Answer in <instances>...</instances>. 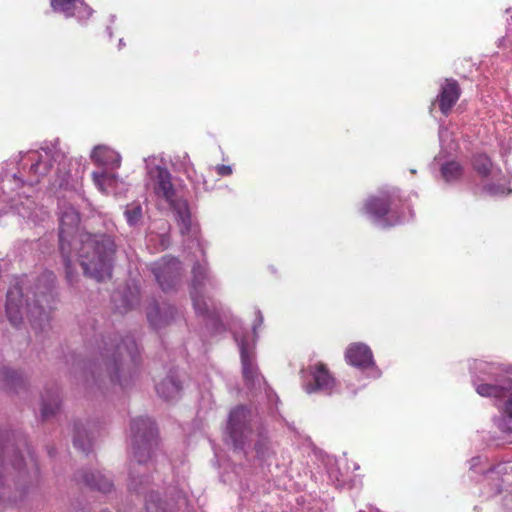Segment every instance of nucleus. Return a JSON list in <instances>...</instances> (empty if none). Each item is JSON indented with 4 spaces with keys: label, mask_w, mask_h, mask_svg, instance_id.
Returning <instances> with one entry per match:
<instances>
[{
    "label": "nucleus",
    "mask_w": 512,
    "mask_h": 512,
    "mask_svg": "<svg viewBox=\"0 0 512 512\" xmlns=\"http://www.w3.org/2000/svg\"><path fill=\"white\" fill-rule=\"evenodd\" d=\"M60 209V252L66 278L74 282V264L79 261L84 273L98 281L111 276L115 243L110 236L79 232L80 216L70 204L63 203Z\"/></svg>",
    "instance_id": "nucleus-1"
},
{
    "label": "nucleus",
    "mask_w": 512,
    "mask_h": 512,
    "mask_svg": "<svg viewBox=\"0 0 512 512\" xmlns=\"http://www.w3.org/2000/svg\"><path fill=\"white\" fill-rule=\"evenodd\" d=\"M147 173L146 186L159 199H163L174 210L180 232L188 247L194 246L203 254L199 238L198 224L192 218L189 205L183 199L179 186L174 183L172 175L165 167L163 160L157 156H149L145 160Z\"/></svg>",
    "instance_id": "nucleus-2"
},
{
    "label": "nucleus",
    "mask_w": 512,
    "mask_h": 512,
    "mask_svg": "<svg viewBox=\"0 0 512 512\" xmlns=\"http://www.w3.org/2000/svg\"><path fill=\"white\" fill-rule=\"evenodd\" d=\"M54 282V274L46 272L38 279L35 291L25 286L24 282L11 288L6 302V314L10 323L19 326L26 318L33 328L43 329L49 319V310L43 303L50 309Z\"/></svg>",
    "instance_id": "nucleus-3"
},
{
    "label": "nucleus",
    "mask_w": 512,
    "mask_h": 512,
    "mask_svg": "<svg viewBox=\"0 0 512 512\" xmlns=\"http://www.w3.org/2000/svg\"><path fill=\"white\" fill-rule=\"evenodd\" d=\"M38 465L28 446L23 451H11L0 443V500L16 502L22 489L36 480Z\"/></svg>",
    "instance_id": "nucleus-4"
},
{
    "label": "nucleus",
    "mask_w": 512,
    "mask_h": 512,
    "mask_svg": "<svg viewBox=\"0 0 512 512\" xmlns=\"http://www.w3.org/2000/svg\"><path fill=\"white\" fill-rule=\"evenodd\" d=\"M473 369L476 373L473 385L482 397H500L512 386V380L507 377V369L497 363L476 361Z\"/></svg>",
    "instance_id": "nucleus-5"
},
{
    "label": "nucleus",
    "mask_w": 512,
    "mask_h": 512,
    "mask_svg": "<svg viewBox=\"0 0 512 512\" xmlns=\"http://www.w3.org/2000/svg\"><path fill=\"white\" fill-rule=\"evenodd\" d=\"M131 455L140 467L152 456L157 446V431L150 418L140 417L130 427Z\"/></svg>",
    "instance_id": "nucleus-6"
},
{
    "label": "nucleus",
    "mask_w": 512,
    "mask_h": 512,
    "mask_svg": "<svg viewBox=\"0 0 512 512\" xmlns=\"http://www.w3.org/2000/svg\"><path fill=\"white\" fill-rule=\"evenodd\" d=\"M65 159L64 154L56 144H50L41 147L38 151H29L22 156L23 168L29 163V172L33 176L29 180L30 184L37 183L39 177L46 175L54 164L62 165Z\"/></svg>",
    "instance_id": "nucleus-7"
},
{
    "label": "nucleus",
    "mask_w": 512,
    "mask_h": 512,
    "mask_svg": "<svg viewBox=\"0 0 512 512\" xmlns=\"http://www.w3.org/2000/svg\"><path fill=\"white\" fill-rule=\"evenodd\" d=\"M252 412L239 406L230 412L227 424V436L235 448L243 449L252 435Z\"/></svg>",
    "instance_id": "nucleus-8"
},
{
    "label": "nucleus",
    "mask_w": 512,
    "mask_h": 512,
    "mask_svg": "<svg viewBox=\"0 0 512 512\" xmlns=\"http://www.w3.org/2000/svg\"><path fill=\"white\" fill-rule=\"evenodd\" d=\"M394 204V194L390 192H381L379 196L369 197L363 206L364 213L372 222L380 227H390L402 222L394 217L390 209Z\"/></svg>",
    "instance_id": "nucleus-9"
},
{
    "label": "nucleus",
    "mask_w": 512,
    "mask_h": 512,
    "mask_svg": "<svg viewBox=\"0 0 512 512\" xmlns=\"http://www.w3.org/2000/svg\"><path fill=\"white\" fill-rule=\"evenodd\" d=\"M137 354V345L133 339H127L116 348H105L101 352L102 360L112 382H119L122 385L120 370L123 369V362L129 358L135 361Z\"/></svg>",
    "instance_id": "nucleus-10"
},
{
    "label": "nucleus",
    "mask_w": 512,
    "mask_h": 512,
    "mask_svg": "<svg viewBox=\"0 0 512 512\" xmlns=\"http://www.w3.org/2000/svg\"><path fill=\"white\" fill-rule=\"evenodd\" d=\"M191 298L194 309L198 314H209V307L206 297L212 288L215 287L214 279L210 276L205 263H197L192 269Z\"/></svg>",
    "instance_id": "nucleus-11"
},
{
    "label": "nucleus",
    "mask_w": 512,
    "mask_h": 512,
    "mask_svg": "<svg viewBox=\"0 0 512 512\" xmlns=\"http://www.w3.org/2000/svg\"><path fill=\"white\" fill-rule=\"evenodd\" d=\"M235 340L238 343L241 355L242 372L247 386L251 389L260 388L264 383L263 377L259 374L258 369L254 363L253 345L249 343L244 336L235 335Z\"/></svg>",
    "instance_id": "nucleus-12"
},
{
    "label": "nucleus",
    "mask_w": 512,
    "mask_h": 512,
    "mask_svg": "<svg viewBox=\"0 0 512 512\" xmlns=\"http://www.w3.org/2000/svg\"><path fill=\"white\" fill-rule=\"evenodd\" d=\"M151 269L160 287L167 291L174 287L180 275L181 264L176 258L163 257Z\"/></svg>",
    "instance_id": "nucleus-13"
},
{
    "label": "nucleus",
    "mask_w": 512,
    "mask_h": 512,
    "mask_svg": "<svg viewBox=\"0 0 512 512\" xmlns=\"http://www.w3.org/2000/svg\"><path fill=\"white\" fill-rule=\"evenodd\" d=\"M345 357L347 362L359 369H371V377L377 378L380 372L375 366L371 349L363 343H353L346 349Z\"/></svg>",
    "instance_id": "nucleus-14"
},
{
    "label": "nucleus",
    "mask_w": 512,
    "mask_h": 512,
    "mask_svg": "<svg viewBox=\"0 0 512 512\" xmlns=\"http://www.w3.org/2000/svg\"><path fill=\"white\" fill-rule=\"evenodd\" d=\"M311 381L304 386L307 393L321 392L331 394L335 387V380L328 372L327 368L319 363L311 367Z\"/></svg>",
    "instance_id": "nucleus-15"
},
{
    "label": "nucleus",
    "mask_w": 512,
    "mask_h": 512,
    "mask_svg": "<svg viewBox=\"0 0 512 512\" xmlns=\"http://www.w3.org/2000/svg\"><path fill=\"white\" fill-rule=\"evenodd\" d=\"M51 7L67 18L76 17L80 21L88 19L92 14V10L83 0H51Z\"/></svg>",
    "instance_id": "nucleus-16"
},
{
    "label": "nucleus",
    "mask_w": 512,
    "mask_h": 512,
    "mask_svg": "<svg viewBox=\"0 0 512 512\" xmlns=\"http://www.w3.org/2000/svg\"><path fill=\"white\" fill-rule=\"evenodd\" d=\"M91 159L95 164L107 169H118L121 165V156L119 153L105 145L94 147L91 152Z\"/></svg>",
    "instance_id": "nucleus-17"
},
{
    "label": "nucleus",
    "mask_w": 512,
    "mask_h": 512,
    "mask_svg": "<svg viewBox=\"0 0 512 512\" xmlns=\"http://www.w3.org/2000/svg\"><path fill=\"white\" fill-rule=\"evenodd\" d=\"M92 179L96 188L103 194H118L119 186L123 185L116 174L108 171H95L92 173Z\"/></svg>",
    "instance_id": "nucleus-18"
},
{
    "label": "nucleus",
    "mask_w": 512,
    "mask_h": 512,
    "mask_svg": "<svg viewBox=\"0 0 512 512\" xmlns=\"http://www.w3.org/2000/svg\"><path fill=\"white\" fill-rule=\"evenodd\" d=\"M460 96V88L454 80H446L441 86L438 96L439 107L442 113L447 114Z\"/></svg>",
    "instance_id": "nucleus-19"
},
{
    "label": "nucleus",
    "mask_w": 512,
    "mask_h": 512,
    "mask_svg": "<svg viewBox=\"0 0 512 512\" xmlns=\"http://www.w3.org/2000/svg\"><path fill=\"white\" fill-rule=\"evenodd\" d=\"M156 391L160 397L166 400L176 399L181 391V385L177 377L168 375L156 384Z\"/></svg>",
    "instance_id": "nucleus-20"
},
{
    "label": "nucleus",
    "mask_w": 512,
    "mask_h": 512,
    "mask_svg": "<svg viewBox=\"0 0 512 512\" xmlns=\"http://www.w3.org/2000/svg\"><path fill=\"white\" fill-rule=\"evenodd\" d=\"M81 479L88 486L97 489L103 493H108L112 490L113 483L110 478L101 471L83 474Z\"/></svg>",
    "instance_id": "nucleus-21"
},
{
    "label": "nucleus",
    "mask_w": 512,
    "mask_h": 512,
    "mask_svg": "<svg viewBox=\"0 0 512 512\" xmlns=\"http://www.w3.org/2000/svg\"><path fill=\"white\" fill-rule=\"evenodd\" d=\"M61 400L56 391H49L42 398L41 416L47 419L53 416L60 408Z\"/></svg>",
    "instance_id": "nucleus-22"
},
{
    "label": "nucleus",
    "mask_w": 512,
    "mask_h": 512,
    "mask_svg": "<svg viewBox=\"0 0 512 512\" xmlns=\"http://www.w3.org/2000/svg\"><path fill=\"white\" fill-rule=\"evenodd\" d=\"M23 382L22 375L7 366L0 367V385L6 389H16Z\"/></svg>",
    "instance_id": "nucleus-23"
},
{
    "label": "nucleus",
    "mask_w": 512,
    "mask_h": 512,
    "mask_svg": "<svg viewBox=\"0 0 512 512\" xmlns=\"http://www.w3.org/2000/svg\"><path fill=\"white\" fill-rule=\"evenodd\" d=\"M75 448L88 452L92 446V439L88 430L84 426H76L73 438Z\"/></svg>",
    "instance_id": "nucleus-24"
},
{
    "label": "nucleus",
    "mask_w": 512,
    "mask_h": 512,
    "mask_svg": "<svg viewBox=\"0 0 512 512\" xmlns=\"http://www.w3.org/2000/svg\"><path fill=\"white\" fill-rule=\"evenodd\" d=\"M441 173L445 181L452 182L460 178L462 175V167L456 161H449L442 164Z\"/></svg>",
    "instance_id": "nucleus-25"
},
{
    "label": "nucleus",
    "mask_w": 512,
    "mask_h": 512,
    "mask_svg": "<svg viewBox=\"0 0 512 512\" xmlns=\"http://www.w3.org/2000/svg\"><path fill=\"white\" fill-rule=\"evenodd\" d=\"M255 450L257 456L262 460H267L273 454L270 441L262 434L258 435V439L255 444Z\"/></svg>",
    "instance_id": "nucleus-26"
},
{
    "label": "nucleus",
    "mask_w": 512,
    "mask_h": 512,
    "mask_svg": "<svg viewBox=\"0 0 512 512\" xmlns=\"http://www.w3.org/2000/svg\"><path fill=\"white\" fill-rule=\"evenodd\" d=\"M146 512H173V508L162 506L157 493L150 492L145 499Z\"/></svg>",
    "instance_id": "nucleus-27"
},
{
    "label": "nucleus",
    "mask_w": 512,
    "mask_h": 512,
    "mask_svg": "<svg viewBox=\"0 0 512 512\" xmlns=\"http://www.w3.org/2000/svg\"><path fill=\"white\" fill-rule=\"evenodd\" d=\"M124 215L130 226H136L142 219V207L134 203L127 205Z\"/></svg>",
    "instance_id": "nucleus-28"
},
{
    "label": "nucleus",
    "mask_w": 512,
    "mask_h": 512,
    "mask_svg": "<svg viewBox=\"0 0 512 512\" xmlns=\"http://www.w3.org/2000/svg\"><path fill=\"white\" fill-rule=\"evenodd\" d=\"M439 139L442 152L449 153L457 149V144L452 138V132H450L447 128H441L439 130Z\"/></svg>",
    "instance_id": "nucleus-29"
},
{
    "label": "nucleus",
    "mask_w": 512,
    "mask_h": 512,
    "mask_svg": "<svg viewBox=\"0 0 512 512\" xmlns=\"http://www.w3.org/2000/svg\"><path fill=\"white\" fill-rule=\"evenodd\" d=\"M475 170L482 176H487L491 171V161L485 155H478L473 160Z\"/></svg>",
    "instance_id": "nucleus-30"
},
{
    "label": "nucleus",
    "mask_w": 512,
    "mask_h": 512,
    "mask_svg": "<svg viewBox=\"0 0 512 512\" xmlns=\"http://www.w3.org/2000/svg\"><path fill=\"white\" fill-rule=\"evenodd\" d=\"M142 471L140 470H136L135 467H133L130 471V481H129V489L131 490H134L136 492H140V489L138 487V483H137V479L139 478V484H147L148 483V478L145 477V479H143V476L141 474Z\"/></svg>",
    "instance_id": "nucleus-31"
},
{
    "label": "nucleus",
    "mask_w": 512,
    "mask_h": 512,
    "mask_svg": "<svg viewBox=\"0 0 512 512\" xmlns=\"http://www.w3.org/2000/svg\"><path fill=\"white\" fill-rule=\"evenodd\" d=\"M147 318L150 324L155 328H158L167 322L166 318H162L160 308L157 306L148 311Z\"/></svg>",
    "instance_id": "nucleus-32"
},
{
    "label": "nucleus",
    "mask_w": 512,
    "mask_h": 512,
    "mask_svg": "<svg viewBox=\"0 0 512 512\" xmlns=\"http://www.w3.org/2000/svg\"><path fill=\"white\" fill-rule=\"evenodd\" d=\"M496 398L504 399L502 411L505 415H507L509 417L510 420H512V385H511V388L508 390V392L505 395H502V396L496 397Z\"/></svg>",
    "instance_id": "nucleus-33"
},
{
    "label": "nucleus",
    "mask_w": 512,
    "mask_h": 512,
    "mask_svg": "<svg viewBox=\"0 0 512 512\" xmlns=\"http://www.w3.org/2000/svg\"><path fill=\"white\" fill-rule=\"evenodd\" d=\"M328 475H329V478L333 482H335L337 486L344 485L345 479H344L342 473L339 471L338 467H336V464L329 467Z\"/></svg>",
    "instance_id": "nucleus-34"
},
{
    "label": "nucleus",
    "mask_w": 512,
    "mask_h": 512,
    "mask_svg": "<svg viewBox=\"0 0 512 512\" xmlns=\"http://www.w3.org/2000/svg\"><path fill=\"white\" fill-rule=\"evenodd\" d=\"M487 190L490 194H493V195L510 193V190L508 188H506L505 186L495 187L493 185H488Z\"/></svg>",
    "instance_id": "nucleus-35"
},
{
    "label": "nucleus",
    "mask_w": 512,
    "mask_h": 512,
    "mask_svg": "<svg viewBox=\"0 0 512 512\" xmlns=\"http://www.w3.org/2000/svg\"><path fill=\"white\" fill-rule=\"evenodd\" d=\"M498 427L507 438L512 434V426L505 420H499Z\"/></svg>",
    "instance_id": "nucleus-36"
},
{
    "label": "nucleus",
    "mask_w": 512,
    "mask_h": 512,
    "mask_svg": "<svg viewBox=\"0 0 512 512\" xmlns=\"http://www.w3.org/2000/svg\"><path fill=\"white\" fill-rule=\"evenodd\" d=\"M215 169L220 176H229L232 174V167L228 165H217Z\"/></svg>",
    "instance_id": "nucleus-37"
},
{
    "label": "nucleus",
    "mask_w": 512,
    "mask_h": 512,
    "mask_svg": "<svg viewBox=\"0 0 512 512\" xmlns=\"http://www.w3.org/2000/svg\"><path fill=\"white\" fill-rule=\"evenodd\" d=\"M500 491H501V483H500V479L497 478L495 480V483L493 484V488L491 489V491H488L486 494H487V497H492V496L500 493Z\"/></svg>",
    "instance_id": "nucleus-38"
},
{
    "label": "nucleus",
    "mask_w": 512,
    "mask_h": 512,
    "mask_svg": "<svg viewBox=\"0 0 512 512\" xmlns=\"http://www.w3.org/2000/svg\"><path fill=\"white\" fill-rule=\"evenodd\" d=\"M262 323H263V316H262L261 312L258 310V311H256V318L253 323V333L255 336L257 333V328L260 327L262 325Z\"/></svg>",
    "instance_id": "nucleus-39"
},
{
    "label": "nucleus",
    "mask_w": 512,
    "mask_h": 512,
    "mask_svg": "<svg viewBox=\"0 0 512 512\" xmlns=\"http://www.w3.org/2000/svg\"><path fill=\"white\" fill-rule=\"evenodd\" d=\"M115 306L119 312L123 313V312H126L127 310H129L132 307V304H131V302L125 300V301H123L122 305L115 304Z\"/></svg>",
    "instance_id": "nucleus-40"
},
{
    "label": "nucleus",
    "mask_w": 512,
    "mask_h": 512,
    "mask_svg": "<svg viewBox=\"0 0 512 512\" xmlns=\"http://www.w3.org/2000/svg\"><path fill=\"white\" fill-rule=\"evenodd\" d=\"M89 369H90V373L94 376V374H95V367H90Z\"/></svg>",
    "instance_id": "nucleus-41"
},
{
    "label": "nucleus",
    "mask_w": 512,
    "mask_h": 512,
    "mask_svg": "<svg viewBox=\"0 0 512 512\" xmlns=\"http://www.w3.org/2000/svg\"><path fill=\"white\" fill-rule=\"evenodd\" d=\"M123 45H124L123 40H122V39H120V41H119V46L121 47V46H123Z\"/></svg>",
    "instance_id": "nucleus-42"
},
{
    "label": "nucleus",
    "mask_w": 512,
    "mask_h": 512,
    "mask_svg": "<svg viewBox=\"0 0 512 512\" xmlns=\"http://www.w3.org/2000/svg\"><path fill=\"white\" fill-rule=\"evenodd\" d=\"M180 502L185 503V499H182V500H181V499L179 498V499H178V504H180Z\"/></svg>",
    "instance_id": "nucleus-43"
},
{
    "label": "nucleus",
    "mask_w": 512,
    "mask_h": 512,
    "mask_svg": "<svg viewBox=\"0 0 512 512\" xmlns=\"http://www.w3.org/2000/svg\"><path fill=\"white\" fill-rule=\"evenodd\" d=\"M116 297H117V295H114V296H113V300H114V302H115V303H116V301H117V300H116Z\"/></svg>",
    "instance_id": "nucleus-44"
},
{
    "label": "nucleus",
    "mask_w": 512,
    "mask_h": 512,
    "mask_svg": "<svg viewBox=\"0 0 512 512\" xmlns=\"http://www.w3.org/2000/svg\"><path fill=\"white\" fill-rule=\"evenodd\" d=\"M359 512H362V511H359Z\"/></svg>",
    "instance_id": "nucleus-45"
}]
</instances>
